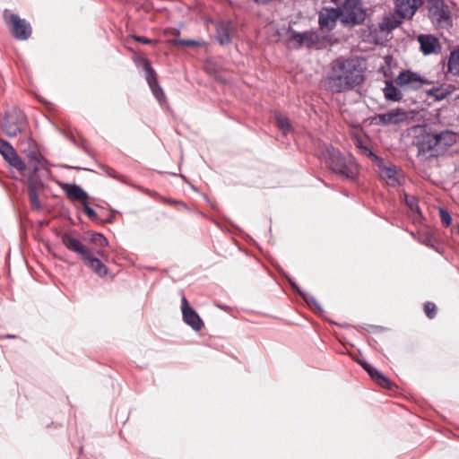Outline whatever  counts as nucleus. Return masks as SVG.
Here are the masks:
<instances>
[{"instance_id":"nucleus-20","label":"nucleus","mask_w":459,"mask_h":459,"mask_svg":"<svg viewBox=\"0 0 459 459\" xmlns=\"http://www.w3.org/2000/svg\"><path fill=\"white\" fill-rule=\"evenodd\" d=\"M145 70L147 72L146 79H147L150 88L152 91L153 95L156 97V99L160 102H162L165 100V94H164L161 87L158 83L155 72L150 66L149 64H146Z\"/></svg>"},{"instance_id":"nucleus-18","label":"nucleus","mask_w":459,"mask_h":459,"mask_svg":"<svg viewBox=\"0 0 459 459\" xmlns=\"http://www.w3.org/2000/svg\"><path fill=\"white\" fill-rule=\"evenodd\" d=\"M405 19L411 18L404 16L403 13L394 8V12L393 13H390L383 19L380 23V29L382 31H390L400 26Z\"/></svg>"},{"instance_id":"nucleus-13","label":"nucleus","mask_w":459,"mask_h":459,"mask_svg":"<svg viewBox=\"0 0 459 459\" xmlns=\"http://www.w3.org/2000/svg\"><path fill=\"white\" fill-rule=\"evenodd\" d=\"M9 22L12 23V34L20 40L28 39L31 34V28L29 22L24 19H21L17 14L12 13L9 17Z\"/></svg>"},{"instance_id":"nucleus-31","label":"nucleus","mask_w":459,"mask_h":459,"mask_svg":"<svg viewBox=\"0 0 459 459\" xmlns=\"http://www.w3.org/2000/svg\"><path fill=\"white\" fill-rule=\"evenodd\" d=\"M91 242L100 247L108 246V239L100 233L92 234Z\"/></svg>"},{"instance_id":"nucleus-2","label":"nucleus","mask_w":459,"mask_h":459,"mask_svg":"<svg viewBox=\"0 0 459 459\" xmlns=\"http://www.w3.org/2000/svg\"><path fill=\"white\" fill-rule=\"evenodd\" d=\"M415 145L418 156L425 159L437 157L455 144L457 135L451 130L437 131L430 126H419L415 129Z\"/></svg>"},{"instance_id":"nucleus-11","label":"nucleus","mask_w":459,"mask_h":459,"mask_svg":"<svg viewBox=\"0 0 459 459\" xmlns=\"http://www.w3.org/2000/svg\"><path fill=\"white\" fill-rule=\"evenodd\" d=\"M0 153L4 159L10 164V166L15 168L21 172H24L27 169V165L19 157L14 148L5 140L0 138Z\"/></svg>"},{"instance_id":"nucleus-12","label":"nucleus","mask_w":459,"mask_h":459,"mask_svg":"<svg viewBox=\"0 0 459 459\" xmlns=\"http://www.w3.org/2000/svg\"><path fill=\"white\" fill-rule=\"evenodd\" d=\"M62 244L67 250L77 255L78 257L82 259L91 250L88 246L82 243V241L74 237L71 233L65 232L61 236Z\"/></svg>"},{"instance_id":"nucleus-25","label":"nucleus","mask_w":459,"mask_h":459,"mask_svg":"<svg viewBox=\"0 0 459 459\" xmlns=\"http://www.w3.org/2000/svg\"><path fill=\"white\" fill-rule=\"evenodd\" d=\"M448 72L459 76V48L451 52L447 62Z\"/></svg>"},{"instance_id":"nucleus-23","label":"nucleus","mask_w":459,"mask_h":459,"mask_svg":"<svg viewBox=\"0 0 459 459\" xmlns=\"http://www.w3.org/2000/svg\"><path fill=\"white\" fill-rule=\"evenodd\" d=\"M383 91L387 100L399 101L403 98L402 93L396 89L392 81H385Z\"/></svg>"},{"instance_id":"nucleus-43","label":"nucleus","mask_w":459,"mask_h":459,"mask_svg":"<svg viewBox=\"0 0 459 459\" xmlns=\"http://www.w3.org/2000/svg\"><path fill=\"white\" fill-rule=\"evenodd\" d=\"M6 338H15V335L8 334L6 335Z\"/></svg>"},{"instance_id":"nucleus-16","label":"nucleus","mask_w":459,"mask_h":459,"mask_svg":"<svg viewBox=\"0 0 459 459\" xmlns=\"http://www.w3.org/2000/svg\"><path fill=\"white\" fill-rule=\"evenodd\" d=\"M45 160L41 156L34 155L30 158V163L27 166L31 172L32 176L28 179V191L34 190L37 191L38 188L42 186V183L40 180L35 178L34 175L39 170L40 168L44 167Z\"/></svg>"},{"instance_id":"nucleus-42","label":"nucleus","mask_w":459,"mask_h":459,"mask_svg":"<svg viewBox=\"0 0 459 459\" xmlns=\"http://www.w3.org/2000/svg\"><path fill=\"white\" fill-rule=\"evenodd\" d=\"M184 44L186 46H195L196 43L194 40H186L184 41Z\"/></svg>"},{"instance_id":"nucleus-28","label":"nucleus","mask_w":459,"mask_h":459,"mask_svg":"<svg viewBox=\"0 0 459 459\" xmlns=\"http://www.w3.org/2000/svg\"><path fill=\"white\" fill-rule=\"evenodd\" d=\"M275 119L278 128L283 133V134H286L288 132H290V123L288 117L281 114H276Z\"/></svg>"},{"instance_id":"nucleus-14","label":"nucleus","mask_w":459,"mask_h":459,"mask_svg":"<svg viewBox=\"0 0 459 459\" xmlns=\"http://www.w3.org/2000/svg\"><path fill=\"white\" fill-rule=\"evenodd\" d=\"M182 316L184 322L195 331H200L204 323L199 315L188 305L186 297L182 298Z\"/></svg>"},{"instance_id":"nucleus-38","label":"nucleus","mask_w":459,"mask_h":459,"mask_svg":"<svg viewBox=\"0 0 459 459\" xmlns=\"http://www.w3.org/2000/svg\"><path fill=\"white\" fill-rule=\"evenodd\" d=\"M134 40L141 42L143 44H151L152 43V40L145 37L134 36Z\"/></svg>"},{"instance_id":"nucleus-21","label":"nucleus","mask_w":459,"mask_h":459,"mask_svg":"<svg viewBox=\"0 0 459 459\" xmlns=\"http://www.w3.org/2000/svg\"><path fill=\"white\" fill-rule=\"evenodd\" d=\"M341 16L340 8L326 10L325 13L319 14V25L321 28L332 30L336 25L338 17Z\"/></svg>"},{"instance_id":"nucleus-30","label":"nucleus","mask_w":459,"mask_h":459,"mask_svg":"<svg viewBox=\"0 0 459 459\" xmlns=\"http://www.w3.org/2000/svg\"><path fill=\"white\" fill-rule=\"evenodd\" d=\"M376 374L377 376L373 379L376 383H377L380 386L384 388L392 389L393 384L386 377H385L380 371Z\"/></svg>"},{"instance_id":"nucleus-34","label":"nucleus","mask_w":459,"mask_h":459,"mask_svg":"<svg viewBox=\"0 0 459 459\" xmlns=\"http://www.w3.org/2000/svg\"><path fill=\"white\" fill-rule=\"evenodd\" d=\"M424 311L429 318H433L436 316V305L432 302H426Z\"/></svg>"},{"instance_id":"nucleus-22","label":"nucleus","mask_w":459,"mask_h":459,"mask_svg":"<svg viewBox=\"0 0 459 459\" xmlns=\"http://www.w3.org/2000/svg\"><path fill=\"white\" fill-rule=\"evenodd\" d=\"M62 189L70 200L82 201L84 203L89 197L88 194L76 184H64Z\"/></svg>"},{"instance_id":"nucleus-9","label":"nucleus","mask_w":459,"mask_h":459,"mask_svg":"<svg viewBox=\"0 0 459 459\" xmlns=\"http://www.w3.org/2000/svg\"><path fill=\"white\" fill-rule=\"evenodd\" d=\"M339 8L341 16L346 22L359 24L365 20L366 14L360 5L359 0H350L349 3H346Z\"/></svg>"},{"instance_id":"nucleus-40","label":"nucleus","mask_w":459,"mask_h":459,"mask_svg":"<svg viewBox=\"0 0 459 459\" xmlns=\"http://www.w3.org/2000/svg\"><path fill=\"white\" fill-rule=\"evenodd\" d=\"M356 146L358 148H359L363 152V153H365L368 156V154L365 152V150H364V148H368V147L364 146L360 140H357Z\"/></svg>"},{"instance_id":"nucleus-32","label":"nucleus","mask_w":459,"mask_h":459,"mask_svg":"<svg viewBox=\"0 0 459 459\" xmlns=\"http://www.w3.org/2000/svg\"><path fill=\"white\" fill-rule=\"evenodd\" d=\"M428 94L429 96L434 97L437 100H441L446 97L447 91L446 90H444L443 88L435 87V88L431 89L430 91H429Z\"/></svg>"},{"instance_id":"nucleus-24","label":"nucleus","mask_w":459,"mask_h":459,"mask_svg":"<svg viewBox=\"0 0 459 459\" xmlns=\"http://www.w3.org/2000/svg\"><path fill=\"white\" fill-rule=\"evenodd\" d=\"M231 28L230 22H223L220 24L217 30V40L221 45H226L230 42V30Z\"/></svg>"},{"instance_id":"nucleus-44","label":"nucleus","mask_w":459,"mask_h":459,"mask_svg":"<svg viewBox=\"0 0 459 459\" xmlns=\"http://www.w3.org/2000/svg\"><path fill=\"white\" fill-rule=\"evenodd\" d=\"M457 232L459 234V224L457 225Z\"/></svg>"},{"instance_id":"nucleus-6","label":"nucleus","mask_w":459,"mask_h":459,"mask_svg":"<svg viewBox=\"0 0 459 459\" xmlns=\"http://www.w3.org/2000/svg\"><path fill=\"white\" fill-rule=\"evenodd\" d=\"M428 15L437 28H448L451 25L450 12L443 0H429Z\"/></svg>"},{"instance_id":"nucleus-36","label":"nucleus","mask_w":459,"mask_h":459,"mask_svg":"<svg viewBox=\"0 0 459 459\" xmlns=\"http://www.w3.org/2000/svg\"><path fill=\"white\" fill-rule=\"evenodd\" d=\"M440 218H441L442 224L445 227H448L451 224L452 218H451L449 212H447L446 211H445L443 209L440 210Z\"/></svg>"},{"instance_id":"nucleus-15","label":"nucleus","mask_w":459,"mask_h":459,"mask_svg":"<svg viewBox=\"0 0 459 459\" xmlns=\"http://www.w3.org/2000/svg\"><path fill=\"white\" fill-rule=\"evenodd\" d=\"M408 117L407 112L403 108H394L384 114H378L376 123L380 125H396L405 121Z\"/></svg>"},{"instance_id":"nucleus-39","label":"nucleus","mask_w":459,"mask_h":459,"mask_svg":"<svg viewBox=\"0 0 459 459\" xmlns=\"http://www.w3.org/2000/svg\"><path fill=\"white\" fill-rule=\"evenodd\" d=\"M350 0H332L333 3H334L338 7H341L342 5L345 4L346 3H349Z\"/></svg>"},{"instance_id":"nucleus-4","label":"nucleus","mask_w":459,"mask_h":459,"mask_svg":"<svg viewBox=\"0 0 459 459\" xmlns=\"http://www.w3.org/2000/svg\"><path fill=\"white\" fill-rule=\"evenodd\" d=\"M289 37L287 42L292 48H319L322 38L315 30H307L304 32H298L290 29L288 30Z\"/></svg>"},{"instance_id":"nucleus-10","label":"nucleus","mask_w":459,"mask_h":459,"mask_svg":"<svg viewBox=\"0 0 459 459\" xmlns=\"http://www.w3.org/2000/svg\"><path fill=\"white\" fill-rule=\"evenodd\" d=\"M107 259L108 255L104 250L98 249L96 251L91 250L87 255H85L82 261L84 265L90 268L93 273H95L100 277H104L108 274L107 266L101 262L100 259Z\"/></svg>"},{"instance_id":"nucleus-7","label":"nucleus","mask_w":459,"mask_h":459,"mask_svg":"<svg viewBox=\"0 0 459 459\" xmlns=\"http://www.w3.org/2000/svg\"><path fill=\"white\" fill-rule=\"evenodd\" d=\"M365 152L369 158L372 159L378 167L379 175L386 184L390 186H397L400 185V180L397 174L396 166L392 163H386L384 159L376 155L370 148H364Z\"/></svg>"},{"instance_id":"nucleus-27","label":"nucleus","mask_w":459,"mask_h":459,"mask_svg":"<svg viewBox=\"0 0 459 459\" xmlns=\"http://www.w3.org/2000/svg\"><path fill=\"white\" fill-rule=\"evenodd\" d=\"M290 283L292 286V288L299 292V294L303 298V299L306 301V303L309 307H315L317 310H321L320 305L318 304L316 299L312 295L301 291L299 290V288L298 287V285L290 280Z\"/></svg>"},{"instance_id":"nucleus-41","label":"nucleus","mask_w":459,"mask_h":459,"mask_svg":"<svg viewBox=\"0 0 459 459\" xmlns=\"http://www.w3.org/2000/svg\"><path fill=\"white\" fill-rule=\"evenodd\" d=\"M106 172L109 177L116 178L115 171L112 169H107Z\"/></svg>"},{"instance_id":"nucleus-37","label":"nucleus","mask_w":459,"mask_h":459,"mask_svg":"<svg viewBox=\"0 0 459 459\" xmlns=\"http://www.w3.org/2000/svg\"><path fill=\"white\" fill-rule=\"evenodd\" d=\"M360 364L363 367V368L368 373V375L371 377L372 379H374L376 377V376H377L376 373L379 372L378 369L372 367L371 365H369L367 362H361Z\"/></svg>"},{"instance_id":"nucleus-8","label":"nucleus","mask_w":459,"mask_h":459,"mask_svg":"<svg viewBox=\"0 0 459 459\" xmlns=\"http://www.w3.org/2000/svg\"><path fill=\"white\" fill-rule=\"evenodd\" d=\"M395 83L404 90L417 91L423 85L431 82L416 72L403 70L395 78Z\"/></svg>"},{"instance_id":"nucleus-3","label":"nucleus","mask_w":459,"mask_h":459,"mask_svg":"<svg viewBox=\"0 0 459 459\" xmlns=\"http://www.w3.org/2000/svg\"><path fill=\"white\" fill-rule=\"evenodd\" d=\"M327 167L338 176L354 180L358 175V165L351 155H344L333 147H327L323 153Z\"/></svg>"},{"instance_id":"nucleus-26","label":"nucleus","mask_w":459,"mask_h":459,"mask_svg":"<svg viewBox=\"0 0 459 459\" xmlns=\"http://www.w3.org/2000/svg\"><path fill=\"white\" fill-rule=\"evenodd\" d=\"M290 283L292 286V288L299 292V294L303 298V299L306 301V303L309 307H315L317 310H321L320 305L318 304L316 299L312 295L301 291L299 290V288L298 287V285L290 280Z\"/></svg>"},{"instance_id":"nucleus-17","label":"nucleus","mask_w":459,"mask_h":459,"mask_svg":"<svg viewBox=\"0 0 459 459\" xmlns=\"http://www.w3.org/2000/svg\"><path fill=\"white\" fill-rule=\"evenodd\" d=\"M394 8L411 19L422 5V0H394Z\"/></svg>"},{"instance_id":"nucleus-1","label":"nucleus","mask_w":459,"mask_h":459,"mask_svg":"<svg viewBox=\"0 0 459 459\" xmlns=\"http://www.w3.org/2000/svg\"><path fill=\"white\" fill-rule=\"evenodd\" d=\"M364 80V70L357 57H338L332 62L325 82L329 91L340 93L360 85Z\"/></svg>"},{"instance_id":"nucleus-35","label":"nucleus","mask_w":459,"mask_h":459,"mask_svg":"<svg viewBox=\"0 0 459 459\" xmlns=\"http://www.w3.org/2000/svg\"><path fill=\"white\" fill-rule=\"evenodd\" d=\"M83 211L84 213L92 221H95L98 217L97 212L89 206L86 201L83 203Z\"/></svg>"},{"instance_id":"nucleus-33","label":"nucleus","mask_w":459,"mask_h":459,"mask_svg":"<svg viewBox=\"0 0 459 459\" xmlns=\"http://www.w3.org/2000/svg\"><path fill=\"white\" fill-rule=\"evenodd\" d=\"M405 202L411 211L420 212L419 202L416 197L405 195Z\"/></svg>"},{"instance_id":"nucleus-19","label":"nucleus","mask_w":459,"mask_h":459,"mask_svg":"<svg viewBox=\"0 0 459 459\" xmlns=\"http://www.w3.org/2000/svg\"><path fill=\"white\" fill-rule=\"evenodd\" d=\"M420 48L424 55H430L437 52L439 48V42L437 39L429 34H420L418 36Z\"/></svg>"},{"instance_id":"nucleus-29","label":"nucleus","mask_w":459,"mask_h":459,"mask_svg":"<svg viewBox=\"0 0 459 459\" xmlns=\"http://www.w3.org/2000/svg\"><path fill=\"white\" fill-rule=\"evenodd\" d=\"M29 195V200L31 205V208L33 210L39 211L41 209V203L39 198V195L37 191H34L33 189L30 191H28Z\"/></svg>"},{"instance_id":"nucleus-5","label":"nucleus","mask_w":459,"mask_h":459,"mask_svg":"<svg viewBox=\"0 0 459 459\" xmlns=\"http://www.w3.org/2000/svg\"><path fill=\"white\" fill-rule=\"evenodd\" d=\"M27 124L24 113L18 109H13L6 113L2 122V129L7 136L14 137L25 131Z\"/></svg>"}]
</instances>
